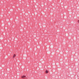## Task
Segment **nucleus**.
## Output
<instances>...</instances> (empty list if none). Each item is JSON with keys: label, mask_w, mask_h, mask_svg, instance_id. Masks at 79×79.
Masks as SVG:
<instances>
[{"label": "nucleus", "mask_w": 79, "mask_h": 79, "mask_svg": "<svg viewBox=\"0 0 79 79\" xmlns=\"http://www.w3.org/2000/svg\"><path fill=\"white\" fill-rule=\"evenodd\" d=\"M26 76H23L21 77L22 78H23V79H25V78L24 77H26Z\"/></svg>", "instance_id": "nucleus-1"}, {"label": "nucleus", "mask_w": 79, "mask_h": 79, "mask_svg": "<svg viewBox=\"0 0 79 79\" xmlns=\"http://www.w3.org/2000/svg\"><path fill=\"white\" fill-rule=\"evenodd\" d=\"M48 73V71L47 70H46V73Z\"/></svg>", "instance_id": "nucleus-2"}, {"label": "nucleus", "mask_w": 79, "mask_h": 79, "mask_svg": "<svg viewBox=\"0 0 79 79\" xmlns=\"http://www.w3.org/2000/svg\"><path fill=\"white\" fill-rule=\"evenodd\" d=\"M15 56H16V55L14 54V55L13 56V58H15Z\"/></svg>", "instance_id": "nucleus-3"}, {"label": "nucleus", "mask_w": 79, "mask_h": 79, "mask_svg": "<svg viewBox=\"0 0 79 79\" xmlns=\"http://www.w3.org/2000/svg\"><path fill=\"white\" fill-rule=\"evenodd\" d=\"M78 23H79V20H78Z\"/></svg>", "instance_id": "nucleus-4"}]
</instances>
